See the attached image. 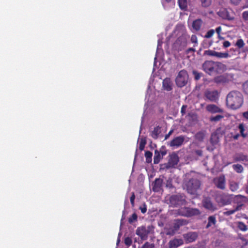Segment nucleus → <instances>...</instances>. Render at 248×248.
<instances>
[{
    "label": "nucleus",
    "mask_w": 248,
    "mask_h": 248,
    "mask_svg": "<svg viewBox=\"0 0 248 248\" xmlns=\"http://www.w3.org/2000/svg\"><path fill=\"white\" fill-rule=\"evenodd\" d=\"M178 2L181 9L185 10L187 8V2L186 0H178Z\"/></svg>",
    "instance_id": "bb28decb"
},
{
    "label": "nucleus",
    "mask_w": 248,
    "mask_h": 248,
    "mask_svg": "<svg viewBox=\"0 0 248 248\" xmlns=\"http://www.w3.org/2000/svg\"><path fill=\"white\" fill-rule=\"evenodd\" d=\"M187 108L186 105H183L181 109V113L182 115H184L186 113V109Z\"/></svg>",
    "instance_id": "09e8293b"
},
{
    "label": "nucleus",
    "mask_w": 248,
    "mask_h": 248,
    "mask_svg": "<svg viewBox=\"0 0 248 248\" xmlns=\"http://www.w3.org/2000/svg\"><path fill=\"white\" fill-rule=\"evenodd\" d=\"M124 243L127 246H130L132 243V240L131 238L127 237L124 239Z\"/></svg>",
    "instance_id": "ea45409f"
},
{
    "label": "nucleus",
    "mask_w": 248,
    "mask_h": 248,
    "mask_svg": "<svg viewBox=\"0 0 248 248\" xmlns=\"http://www.w3.org/2000/svg\"><path fill=\"white\" fill-rule=\"evenodd\" d=\"M236 159L237 160H241L242 161H248V156H237Z\"/></svg>",
    "instance_id": "37998d69"
},
{
    "label": "nucleus",
    "mask_w": 248,
    "mask_h": 248,
    "mask_svg": "<svg viewBox=\"0 0 248 248\" xmlns=\"http://www.w3.org/2000/svg\"><path fill=\"white\" fill-rule=\"evenodd\" d=\"M184 244V241L182 239L174 238L170 240L169 243V248H177Z\"/></svg>",
    "instance_id": "f8f14e48"
},
{
    "label": "nucleus",
    "mask_w": 248,
    "mask_h": 248,
    "mask_svg": "<svg viewBox=\"0 0 248 248\" xmlns=\"http://www.w3.org/2000/svg\"><path fill=\"white\" fill-rule=\"evenodd\" d=\"M190 248H201V247H190Z\"/></svg>",
    "instance_id": "338daca9"
},
{
    "label": "nucleus",
    "mask_w": 248,
    "mask_h": 248,
    "mask_svg": "<svg viewBox=\"0 0 248 248\" xmlns=\"http://www.w3.org/2000/svg\"><path fill=\"white\" fill-rule=\"evenodd\" d=\"M137 219L138 216L135 213H134L128 218V222L131 224L134 221H137Z\"/></svg>",
    "instance_id": "473e14b6"
},
{
    "label": "nucleus",
    "mask_w": 248,
    "mask_h": 248,
    "mask_svg": "<svg viewBox=\"0 0 248 248\" xmlns=\"http://www.w3.org/2000/svg\"><path fill=\"white\" fill-rule=\"evenodd\" d=\"M219 138L220 137L214 132L211 136L210 141L213 145L216 144L219 142Z\"/></svg>",
    "instance_id": "b1692460"
},
{
    "label": "nucleus",
    "mask_w": 248,
    "mask_h": 248,
    "mask_svg": "<svg viewBox=\"0 0 248 248\" xmlns=\"http://www.w3.org/2000/svg\"><path fill=\"white\" fill-rule=\"evenodd\" d=\"M235 46L239 49L242 48L245 46V43L242 39H239L237 40Z\"/></svg>",
    "instance_id": "7c9ffc66"
},
{
    "label": "nucleus",
    "mask_w": 248,
    "mask_h": 248,
    "mask_svg": "<svg viewBox=\"0 0 248 248\" xmlns=\"http://www.w3.org/2000/svg\"><path fill=\"white\" fill-rule=\"evenodd\" d=\"M241 0H231V1L232 3L234 5H238Z\"/></svg>",
    "instance_id": "bf43d9fd"
},
{
    "label": "nucleus",
    "mask_w": 248,
    "mask_h": 248,
    "mask_svg": "<svg viewBox=\"0 0 248 248\" xmlns=\"http://www.w3.org/2000/svg\"><path fill=\"white\" fill-rule=\"evenodd\" d=\"M149 232V231L146 229L145 227L143 226L138 227L136 232V234L143 240L147 239Z\"/></svg>",
    "instance_id": "6e6552de"
},
{
    "label": "nucleus",
    "mask_w": 248,
    "mask_h": 248,
    "mask_svg": "<svg viewBox=\"0 0 248 248\" xmlns=\"http://www.w3.org/2000/svg\"><path fill=\"white\" fill-rule=\"evenodd\" d=\"M161 127L159 126L155 127L151 133V136L154 139H157L161 133Z\"/></svg>",
    "instance_id": "412c9836"
},
{
    "label": "nucleus",
    "mask_w": 248,
    "mask_h": 248,
    "mask_svg": "<svg viewBox=\"0 0 248 248\" xmlns=\"http://www.w3.org/2000/svg\"><path fill=\"white\" fill-rule=\"evenodd\" d=\"M240 135H239V134H236L235 135H234L233 137H232V138L235 140H236L238 139V138L239 137Z\"/></svg>",
    "instance_id": "0e129e2a"
},
{
    "label": "nucleus",
    "mask_w": 248,
    "mask_h": 248,
    "mask_svg": "<svg viewBox=\"0 0 248 248\" xmlns=\"http://www.w3.org/2000/svg\"><path fill=\"white\" fill-rule=\"evenodd\" d=\"M234 213H235L234 211L233 210V209H232V210H229L228 211L224 212L223 213V215H225V216H230L232 214H234Z\"/></svg>",
    "instance_id": "8fccbe9b"
},
{
    "label": "nucleus",
    "mask_w": 248,
    "mask_h": 248,
    "mask_svg": "<svg viewBox=\"0 0 248 248\" xmlns=\"http://www.w3.org/2000/svg\"><path fill=\"white\" fill-rule=\"evenodd\" d=\"M215 31L214 30H209L207 33L205 35L204 37L206 38H209L211 37L214 34Z\"/></svg>",
    "instance_id": "58836bf2"
},
{
    "label": "nucleus",
    "mask_w": 248,
    "mask_h": 248,
    "mask_svg": "<svg viewBox=\"0 0 248 248\" xmlns=\"http://www.w3.org/2000/svg\"><path fill=\"white\" fill-rule=\"evenodd\" d=\"M193 74L194 76V78L196 80H198L200 78V74L196 71H193Z\"/></svg>",
    "instance_id": "de8ad7c7"
},
{
    "label": "nucleus",
    "mask_w": 248,
    "mask_h": 248,
    "mask_svg": "<svg viewBox=\"0 0 248 248\" xmlns=\"http://www.w3.org/2000/svg\"><path fill=\"white\" fill-rule=\"evenodd\" d=\"M200 212L199 210L189 207L181 208L178 210V214L179 215L186 217H190L193 216L197 215Z\"/></svg>",
    "instance_id": "423d86ee"
},
{
    "label": "nucleus",
    "mask_w": 248,
    "mask_h": 248,
    "mask_svg": "<svg viewBox=\"0 0 248 248\" xmlns=\"http://www.w3.org/2000/svg\"><path fill=\"white\" fill-rule=\"evenodd\" d=\"M186 186L187 192L195 195L197 194L200 187L201 182L197 179L192 178L186 183Z\"/></svg>",
    "instance_id": "7ed1b4c3"
},
{
    "label": "nucleus",
    "mask_w": 248,
    "mask_h": 248,
    "mask_svg": "<svg viewBox=\"0 0 248 248\" xmlns=\"http://www.w3.org/2000/svg\"><path fill=\"white\" fill-rule=\"evenodd\" d=\"M135 199V193L134 192H132V195L130 198V202H131L132 207H134L135 206V202H134Z\"/></svg>",
    "instance_id": "79ce46f5"
},
{
    "label": "nucleus",
    "mask_w": 248,
    "mask_h": 248,
    "mask_svg": "<svg viewBox=\"0 0 248 248\" xmlns=\"http://www.w3.org/2000/svg\"><path fill=\"white\" fill-rule=\"evenodd\" d=\"M243 89L245 93L248 95V80L243 84Z\"/></svg>",
    "instance_id": "4c0bfd02"
},
{
    "label": "nucleus",
    "mask_w": 248,
    "mask_h": 248,
    "mask_svg": "<svg viewBox=\"0 0 248 248\" xmlns=\"http://www.w3.org/2000/svg\"><path fill=\"white\" fill-rule=\"evenodd\" d=\"M233 169L238 173H241L243 170V168L240 164H234L232 166Z\"/></svg>",
    "instance_id": "2f4dec72"
},
{
    "label": "nucleus",
    "mask_w": 248,
    "mask_h": 248,
    "mask_svg": "<svg viewBox=\"0 0 248 248\" xmlns=\"http://www.w3.org/2000/svg\"><path fill=\"white\" fill-rule=\"evenodd\" d=\"M212 0H202V7H208L211 4Z\"/></svg>",
    "instance_id": "a19ab883"
},
{
    "label": "nucleus",
    "mask_w": 248,
    "mask_h": 248,
    "mask_svg": "<svg viewBox=\"0 0 248 248\" xmlns=\"http://www.w3.org/2000/svg\"><path fill=\"white\" fill-rule=\"evenodd\" d=\"M218 202L221 204L222 205L229 204L231 203V201L229 199L226 198L224 196H221L220 197V201Z\"/></svg>",
    "instance_id": "a878e982"
},
{
    "label": "nucleus",
    "mask_w": 248,
    "mask_h": 248,
    "mask_svg": "<svg viewBox=\"0 0 248 248\" xmlns=\"http://www.w3.org/2000/svg\"><path fill=\"white\" fill-rule=\"evenodd\" d=\"M163 180L160 178H156L153 184V190L155 192H159L162 187Z\"/></svg>",
    "instance_id": "4468645a"
},
{
    "label": "nucleus",
    "mask_w": 248,
    "mask_h": 248,
    "mask_svg": "<svg viewBox=\"0 0 248 248\" xmlns=\"http://www.w3.org/2000/svg\"><path fill=\"white\" fill-rule=\"evenodd\" d=\"M195 138L199 140H201V139H202V132H199L197 133L195 135Z\"/></svg>",
    "instance_id": "13d9d810"
},
{
    "label": "nucleus",
    "mask_w": 248,
    "mask_h": 248,
    "mask_svg": "<svg viewBox=\"0 0 248 248\" xmlns=\"http://www.w3.org/2000/svg\"><path fill=\"white\" fill-rule=\"evenodd\" d=\"M188 222L186 219H177L174 220L173 223V228L175 231H177L179 229L180 227L186 225Z\"/></svg>",
    "instance_id": "2eb2a0df"
},
{
    "label": "nucleus",
    "mask_w": 248,
    "mask_h": 248,
    "mask_svg": "<svg viewBox=\"0 0 248 248\" xmlns=\"http://www.w3.org/2000/svg\"><path fill=\"white\" fill-rule=\"evenodd\" d=\"M230 189L232 191H235L238 189V184L235 182H231L230 184Z\"/></svg>",
    "instance_id": "f704fd0d"
},
{
    "label": "nucleus",
    "mask_w": 248,
    "mask_h": 248,
    "mask_svg": "<svg viewBox=\"0 0 248 248\" xmlns=\"http://www.w3.org/2000/svg\"><path fill=\"white\" fill-rule=\"evenodd\" d=\"M163 158V156H154V164H158L160 159Z\"/></svg>",
    "instance_id": "49530a36"
},
{
    "label": "nucleus",
    "mask_w": 248,
    "mask_h": 248,
    "mask_svg": "<svg viewBox=\"0 0 248 248\" xmlns=\"http://www.w3.org/2000/svg\"><path fill=\"white\" fill-rule=\"evenodd\" d=\"M215 52H216L215 51L212 50H206L204 52V55L211 56H215Z\"/></svg>",
    "instance_id": "e433bc0d"
},
{
    "label": "nucleus",
    "mask_w": 248,
    "mask_h": 248,
    "mask_svg": "<svg viewBox=\"0 0 248 248\" xmlns=\"http://www.w3.org/2000/svg\"><path fill=\"white\" fill-rule=\"evenodd\" d=\"M146 143V140L143 139H141L139 142V150L140 151H142L144 149Z\"/></svg>",
    "instance_id": "c85d7f7f"
},
{
    "label": "nucleus",
    "mask_w": 248,
    "mask_h": 248,
    "mask_svg": "<svg viewBox=\"0 0 248 248\" xmlns=\"http://www.w3.org/2000/svg\"><path fill=\"white\" fill-rule=\"evenodd\" d=\"M144 155H153V154L151 152L147 151L145 152Z\"/></svg>",
    "instance_id": "69168bd1"
},
{
    "label": "nucleus",
    "mask_w": 248,
    "mask_h": 248,
    "mask_svg": "<svg viewBox=\"0 0 248 248\" xmlns=\"http://www.w3.org/2000/svg\"><path fill=\"white\" fill-rule=\"evenodd\" d=\"M188 75L186 71L182 70L180 71L175 79L176 84L179 87L185 86L188 81Z\"/></svg>",
    "instance_id": "20e7f679"
},
{
    "label": "nucleus",
    "mask_w": 248,
    "mask_h": 248,
    "mask_svg": "<svg viewBox=\"0 0 248 248\" xmlns=\"http://www.w3.org/2000/svg\"><path fill=\"white\" fill-rule=\"evenodd\" d=\"M236 198H242L243 199V201L244 202H247L248 201V198L244 196H243V195H238L236 196Z\"/></svg>",
    "instance_id": "603ef678"
},
{
    "label": "nucleus",
    "mask_w": 248,
    "mask_h": 248,
    "mask_svg": "<svg viewBox=\"0 0 248 248\" xmlns=\"http://www.w3.org/2000/svg\"><path fill=\"white\" fill-rule=\"evenodd\" d=\"M170 158L169 159L168 162L166 164L167 168H170L174 167L176 165L179 161V159L178 156H170Z\"/></svg>",
    "instance_id": "ddd939ff"
},
{
    "label": "nucleus",
    "mask_w": 248,
    "mask_h": 248,
    "mask_svg": "<svg viewBox=\"0 0 248 248\" xmlns=\"http://www.w3.org/2000/svg\"><path fill=\"white\" fill-rule=\"evenodd\" d=\"M217 15L222 19L229 21L233 20L234 19L233 12L232 10H228L226 8H221L217 12Z\"/></svg>",
    "instance_id": "0eeeda50"
},
{
    "label": "nucleus",
    "mask_w": 248,
    "mask_h": 248,
    "mask_svg": "<svg viewBox=\"0 0 248 248\" xmlns=\"http://www.w3.org/2000/svg\"><path fill=\"white\" fill-rule=\"evenodd\" d=\"M146 157V160L147 162H150L152 160V156H145Z\"/></svg>",
    "instance_id": "e2e57ef3"
},
{
    "label": "nucleus",
    "mask_w": 248,
    "mask_h": 248,
    "mask_svg": "<svg viewBox=\"0 0 248 248\" xmlns=\"http://www.w3.org/2000/svg\"><path fill=\"white\" fill-rule=\"evenodd\" d=\"M214 133L217 134L219 137H221L224 134V131L221 127H219L216 129Z\"/></svg>",
    "instance_id": "c9c22d12"
},
{
    "label": "nucleus",
    "mask_w": 248,
    "mask_h": 248,
    "mask_svg": "<svg viewBox=\"0 0 248 248\" xmlns=\"http://www.w3.org/2000/svg\"><path fill=\"white\" fill-rule=\"evenodd\" d=\"M216 31L218 35H220L221 31V27L220 26L218 27L216 29Z\"/></svg>",
    "instance_id": "052dcab7"
},
{
    "label": "nucleus",
    "mask_w": 248,
    "mask_h": 248,
    "mask_svg": "<svg viewBox=\"0 0 248 248\" xmlns=\"http://www.w3.org/2000/svg\"><path fill=\"white\" fill-rule=\"evenodd\" d=\"M191 40L192 43H197V36L195 35H192L191 38Z\"/></svg>",
    "instance_id": "6e6d98bb"
},
{
    "label": "nucleus",
    "mask_w": 248,
    "mask_h": 248,
    "mask_svg": "<svg viewBox=\"0 0 248 248\" xmlns=\"http://www.w3.org/2000/svg\"><path fill=\"white\" fill-rule=\"evenodd\" d=\"M223 116L221 115H217L216 116L211 117L210 118V120L211 122H217L220 121L221 119L223 118Z\"/></svg>",
    "instance_id": "72a5a7b5"
},
{
    "label": "nucleus",
    "mask_w": 248,
    "mask_h": 248,
    "mask_svg": "<svg viewBox=\"0 0 248 248\" xmlns=\"http://www.w3.org/2000/svg\"><path fill=\"white\" fill-rule=\"evenodd\" d=\"M246 192L247 194H248V185L247 186L246 188Z\"/></svg>",
    "instance_id": "774afa93"
},
{
    "label": "nucleus",
    "mask_w": 248,
    "mask_h": 248,
    "mask_svg": "<svg viewBox=\"0 0 248 248\" xmlns=\"http://www.w3.org/2000/svg\"><path fill=\"white\" fill-rule=\"evenodd\" d=\"M215 57L219 58H227L229 57L228 53H222L216 51Z\"/></svg>",
    "instance_id": "cd10ccee"
},
{
    "label": "nucleus",
    "mask_w": 248,
    "mask_h": 248,
    "mask_svg": "<svg viewBox=\"0 0 248 248\" xmlns=\"http://www.w3.org/2000/svg\"><path fill=\"white\" fill-rule=\"evenodd\" d=\"M242 18L245 21H248V11H245L242 13Z\"/></svg>",
    "instance_id": "a18cd8bd"
},
{
    "label": "nucleus",
    "mask_w": 248,
    "mask_h": 248,
    "mask_svg": "<svg viewBox=\"0 0 248 248\" xmlns=\"http://www.w3.org/2000/svg\"><path fill=\"white\" fill-rule=\"evenodd\" d=\"M216 222V218L214 216H210L208 218V223L206 226V228H209L213 225H215Z\"/></svg>",
    "instance_id": "393cba45"
},
{
    "label": "nucleus",
    "mask_w": 248,
    "mask_h": 248,
    "mask_svg": "<svg viewBox=\"0 0 248 248\" xmlns=\"http://www.w3.org/2000/svg\"><path fill=\"white\" fill-rule=\"evenodd\" d=\"M205 96L209 100L213 101H215L217 99L218 93L216 91H207L205 93Z\"/></svg>",
    "instance_id": "dca6fc26"
},
{
    "label": "nucleus",
    "mask_w": 248,
    "mask_h": 248,
    "mask_svg": "<svg viewBox=\"0 0 248 248\" xmlns=\"http://www.w3.org/2000/svg\"><path fill=\"white\" fill-rule=\"evenodd\" d=\"M244 102L243 96L239 91L230 92L226 97V105L232 109H237L242 106Z\"/></svg>",
    "instance_id": "f257e3e1"
},
{
    "label": "nucleus",
    "mask_w": 248,
    "mask_h": 248,
    "mask_svg": "<svg viewBox=\"0 0 248 248\" xmlns=\"http://www.w3.org/2000/svg\"><path fill=\"white\" fill-rule=\"evenodd\" d=\"M243 116L248 120V111L243 113Z\"/></svg>",
    "instance_id": "680f3d73"
},
{
    "label": "nucleus",
    "mask_w": 248,
    "mask_h": 248,
    "mask_svg": "<svg viewBox=\"0 0 248 248\" xmlns=\"http://www.w3.org/2000/svg\"><path fill=\"white\" fill-rule=\"evenodd\" d=\"M172 84L170 78H166L163 81V87L167 91H170L172 90Z\"/></svg>",
    "instance_id": "6ab92c4d"
},
{
    "label": "nucleus",
    "mask_w": 248,
    "mask_h": 248,
    "mask_svg": "<svg viewBox=\"0 0 248 248\" xmlns=\"http://www.w3.org/2000/svg\"><path fill=\"white\" fill-rule=\"evenodd\" d=\"M173 132V129L170 130L169 132V133L165 135V140L168 139L169 138V137L172 134Z\"/></svg>",
    "instance_id": "4d7b16f0"
},
{
    "label": "nucleus",
    "mask_w": 248,
    "mask_h": 248,
    "mask_svg": "<svg viewBox=\"0 0 248 248\" xmlns=\"http://www.w3.org/2000/svg\"><path fill=\"white\" fill-rule=\"evenodd\" d=\"M243 205V204H242L237 205L236 207L233 209V210L235 212L238 211H240V210H241Z\"/></svg>",
    "instance_id": "864d4df0"
},
{
    "label": "nucleus",
    "mask_w": 248,
    "mask_h": 248,
    "mask_svg": "<svg viewBox=\"0 0 248 248\" xmlns=\"http://www.w3.org/2000/svg\"><path fill=\"white\" fill-rule=\"evenodd\" d=\"M231 46V43L229 41H225L223 43V46L225 48H227V47H229L230 46Z\"/></svg>",
    "instance_id": "3c124183"
},
{
    "label": "nucleus",
    "mask_w": 248,
    "mask_h": 248,
    "mask_svg": "<svg viewBox=\"0 0 248 248\" xmlns=\"http://www.w3.org/2000/svg\"><path fill=\"white\" fill-rule=\"evenodd\" d=\"M237 127L240 131V136H241L243 138H245L248 136V131L246 129V127L244 123L239 124Z\"/></svg>",
    "instance_id": "a211bd4d"
},
{
    "label": "nucleus",
    "mask_w": 248,
    "mask_h": 248,
    "mask_svg": "<svg viewBox=\"0 0 248 248\" xmlns=\"http://www.w3.org/2000/svg\"><path fill=\"white\" fill-rule=\"evenodd\" d=\"M227 78L223 75L217 76L214 78V82L217 84H223L227 82Z\"/></svg>",
    "instance_id": "aec40b11"
},
{
    "label": "nucleus",
    "mask_w": 248,
    "mask_h": 248,
    "mask_svg": "<svg viewBox=\"0 0 248 248\" xmlns=\"http://www.w3.org/2000/svg\"><path fill=\"white\" fill-rule=\"evenodd\" d=\"M202 26V20L200 19H198L194 20L192 23L193 29L195 31L200 30Z\"/></svg>",
    "instance_id": "5701e85b"
},
{
    "label": "nucleus",
    "mask_w": 248,
    "mask_h": 248,
    "mask_svg": "<svg viewBox=\"0 0 248 248\" xmlns=\"http://www.w3.org/2000/svg\"><path fill=\"white\" fill-rule=\"evenodd\" d=\"M185 138L183 136H180L174 138L170 143L171 147H179L182 145L184 141Z\"/></svg>",
    "instance_id": "9b49d317"
},
{
    "label": "nucleus",
    "mask_w": 248,
    "mask_h": 248,
    "mask_svg": "<svg viewBox=\"0 0 248 248\" xmlns=\"http://www.w3.org/2000/svg\"><path fill=\"white\" fill-rule=\"evenodd\" d=\"M139 209L140 210L142 213H145L147 211V206L145 203H144L142 206H140Z\"/></svg>",
    "instance_id": "c03bdc74"
},
{
    "label": "nucleus",
    "mask_w": 248,
    "mask_h": 248,
    "mask_svg": "<svg viewBox=\"0 0 248 248\" xmlns=\"http://www.w3.org/2000/svg\"><path fill=\"white\" fill-rule=\"evenodd\" d=\"M169 201L173 207L183 205L186 202L185 196L182 195H173L170 197Z\"/></svg>",
    "instance_id": "39448f33"
},
{
    "label": "nucleus",
    "mask_w": 248,
    "mask_h": 248,
    "mask_svg": "<svg viewBox=\"0 0 248 248\" xmlns=\"http://www.w3.org/2000/svg\"><path fill=\"white\" fill-rule=\"evenodd\" d=\"M214 183L216 186L221 189H224L225 188V178L224 176H220L214 179Z\"/></svg>",
    "instance_id": "9d476101"
},
{
    "label": "nucleus",
    "mask_w": 248,
    "mask_h": 248,
    "mask_svg": "<svg viewBox=\"0 0 248 248\" xmlns=\"http://www.w3.org/2000/svg\"><path fill=\"white\" fill-rule=\"evenodd\" d=\"M238 228L242 231H246L248 230L247 226L242 222H237Z\"/></svg>",
    "instance_id": "c756f323"
},
{
    "label": "nucleus",
    "mask_w": 248,
    "mask_h": 248,
    "mask_svg": "<svg viewBox=\"0 0 248 248\" xmlns=\"http://www.w3.org/2000/svg\"><path fill=\"white\" fill-rule=\"evenodd\" d=\"M183 237L186 243H191L195 241L197 237L198 234L196 232H189L183 234Z\"/></svg>",
    "instance_id": "1a4fd4ad"
},
{
    "label": "nucleus",
    "mask_w": 248,
    "mask_h": 248,
    "mask_svg": "<svg viewBox=\"0 0 248 248\" xmlns=\"http://www.w3.org/2000/svg\"><path fill=\"white\" fill-rule=\"evenodd\" d=\"M225 67V65L221 62L212 61H206L202 64V69L211 76L222 72Z\"/></svg>",
    "instance_id": "f03ea898"
},
{
    "label": "nucleus",
    "mask_w": 248,
    "mask_h": 248,
    "mask_svg": "<svg viewBox=\"0 0 248 248\" xmlns=\"http://www.w3.org/2000/svg\"><path fill=\"white\" fill-rule=\"evenodd\" d=\"M206 110L211 113H217L223 112L222 109L218 108L215 105H208L206 107Z\"/></svg>",
    "instance_id": "f3484780"
},
{
    "label": "nucleus",
    "mask_w": 248,
    "mask_h": 248,
    "mask_svg": "<svg viewBox=\"0 0 248 248\" xmlns=\"http://www.w3.org/2000/svg\"><path fill=\"white\" fill-rule=\"evenodd\" d=\"M203 206L210 210L214 211L215 209L214 205H213L210 200L209 199H206L204 202Z\"/></svg>",
    "instance_id": "4be33fe9"
},
{
    "label": "nucleus",
    "mask_w": 248,
    "mask_h": 248,
    "mask_svg": "<svg viewBox=\"0 0 248 248\" xmlns=\"http://www.w3.org/2000/svg\"><path fill=\"white\" fill-rule=\"evenodd\" d=\"M166 233L168 235H173L175 233V232L173 230H168Z\"/></svg>",
    "instance_id": "5fc2aeb1"
}]
</instances>
